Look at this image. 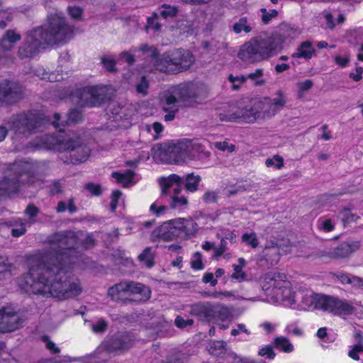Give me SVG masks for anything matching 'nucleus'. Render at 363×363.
Returning <instances> with one entry per match:
<instances>
[{"label":"nucleus","mask_w":363,"mask_h":363,"mask_svg":"<svg viewBox=\"0 0 363 363\" xmlns=\"http://www.w3.org/2000/svg\"><path fill=\"white\" fill-rule=\"evenodd\" d=\"M258 355L260 357H266V358L269 359H273L276 357L273 346L269 345L260 348L258 351Z\"/></svg>","instance_id":"a18cd8bd"},{"label":"nucleus","mask_w":363,"mask_h":363,"mask_svg":"<svg viewBox=\"0 0 363 363\" xmlns=\"http://www.w3.org/2000/svg\"><path fill=\"white\" fill-rule=\"evenodd\" d=\"M39 208L35 205L28 204L25 210V213L29 216L30 218L35 217L39 213Z\"/></svg>","instance_id":"774afa93"},{"label":"nucleus","mask_w":363,"mask_h":363,"mask_svg":"<svg viewBox=\"0 0 363 363\" xmlns=\"http://www.w3.org/2000/svg\"><path fill=\"white\" fill-rule=\"evenodd\" d=\"M226 343L223 341H216L208 345V350L211 354L215 357H221L225 353Z\"/></svg>","instance_id":"473e14b6"},{"label":"nucleus","mask_w":363,"mask_h":363,"mask_svg":"<svg viewBox=\"0 0 363 363\" xmlns=\"http://www.w3.org/2000/svg\"><path fill=\"white\" fill-rule=\"evenodd\" d=\"M339 218L342 221L344 225L346 224H350L353 222H356V220L359 218L357 215L352 213L351 211L348 208H345L342 210L338 215Z\"/></svg>","instance_id":"58836bf2"},{"label":"nucleus","mask_w":363,"mask_h":363,"mask_svg":"<svg viewBox=\"0 0 363 363\" xmlns=\"http://www.w3.org/2000/svg\"><path fill=\"white\" fill-rule=\"evenodd\" d=\"M274 347L286 353H290L294 350L293 345L289 339L284 336L277 337L274 340Z\"/></svg>","instance_id":"2f4dec72"},{"label":"nucleus","mask_w":363,"mask_h":363,"mask_svg":"<svg viewBox=\"0 0 363 363\" xmlns=\"http://www.w3.org/2000/svg\"><path fill=\"white\" fill-rule=\"evenodd\" d=\"M68 11L69 15L74 19H80L82 14V9L79 6H69Z\"/></svg>","instance_id":"338daca9"},{"label":"nucleus","mask_w":363,"mask_h":363,"mask_svg":"<svg viewBox=\"0 0 363 363\" xmlns=\"http://www.w3.org/2000/svg\"><path fill=\"white\" fill-rule=\"evenodd\" d=\"M72 28L66 19L57 14L48 18L47 25L36 27L26 33L18 47L21 59L31 58L48 46L67 42L72 37Z\"/></svg>","instance_id":"f03ea898"},{"label":"nucleus","mask_w":363,"mask_h":363,"mask_svg":"<svg viewBox=\"0 0 363 363\" xmlns=\"http://www.w3.org/2000/svg\"><path fill=\"white\" fill-rule=\"evenodd\" d=\"M174 61L177 63V74L189 69L195 62L194 55L187 50H174Z\"/></svg>","instance_id":"dca6fc26"},{"label":"nucleus","mask_w":363,"mask_h":363,"mask_svg":"<svg viewBox=\"0 0 363 363\" xmlns=\"http://www.w3.org/2000/svg\"><path fill=\"white\" fill-rule=\"evenodd\" d=\"M260 11L262 13V21L264 24H267L273 18L278 16V11L275 9L268 11L266 9L262 8Z\"/></svg>","instance_id":"49530a36"},{"label":"nucleus","mask_w":363,"mask_h":363,"mask_svg":"<svg viewBox=\"0 0 363 363\" xmlns=\"http://www.w3.org/2000/svg\"><path fill=\"white\" fill-rule=\"evenodd\" d=\"M234 273L232 274L231 277L235 279H240L245 280L246 279V274L242 271V268L241 266H238L237 264L233 265Z\"/></svg>","instance_id":"13d9d810"},{"label":"nucleus","mask_w":363,"mask_h":363,"mask_svg":"<svg viewBox=\"0 0 363 363\" xmlns=\"http://www.w3.org/2000/svg\"><path fill=\"white\" fill-rule=\"evenodd\" d=\"M60 149L64 153L61 160L66 164H78L83 163L89 158L91 149L84 140L79 137L74 136L63 140L60 144Z\"/></svg>","instance_id":"0eeeda50"},{"label":"nucleus","mask_w":363,"mask_h":363,"mask_svg":"<svg viewBox=\"0 0 363 363\" xmlns=\"http://www.w3.org/2000/svg\"><path fill=\"white\" fill-rule=\"evenodd\" d=\"M21 319L18 314L10 308L0 310V333H9L19 328Z\"/></svg>","instance_id":"ddd939ff"},{"label":"nucleus","mask_w":363,"mask_h":363,"mask_svg":"<svg viewBox=\"0 0 363 363\" xmlns=\"http://www.w3.org/2000/svg\"><path fill=\"white\" fill-rule=\"evenodd\" d=\"M241 239L243 242H245L252 248H256L259 245V241L257 240V235L255 233H244L242 235Z\"/></svg>","instance_id":"79ce46f5"},{"label":"nucleus","mask_w":363,"mask_h":363,"mask_svg":"<svg viewBox=\"0 0 363 363\" xmlns=\"http://www.w3.org/2000/svg\"><path fill=\"white\" fill-rule=\"evenodd\" d=\"M174 93L185 106H191L198 96L196 88L192 84H179Z\"/></svg>","instance_id":"2eb2a0df"},{"label":"nucleus","mask_w":363,"mask_h":363,"mask_svg":"<svg viewBox=\"0 0 363 363\" xmlns=\"http://www.w3.org/2000/svg\"><path fill=\"white\" fill-rule=\"evenodd\" d=\"M191 267L194 269H203L204 266L202 262V255L201 252H196L194 254L191 261Z\"/></svg>","instance_id":"8fccbe9b"},{"label":"nucleus","mask_w":363,"mask_h":363,"mask_svg":"<svg viewBox=\"0 0 363 363\" xmlns=\"http://www.w3.org/2000/svg\"><path fill=\"white\" fill-rule=\"evenodd\" d=\"M361 246L359 240L345 242L333 249L332 259H340L349 257L352 253L357 251Z\"/></svg>","instance_id":"6ab92c4d"},{"label":"nucleus","mask_w":363,"mask_h":363,"mask_svg":"<svg viewBox=\"0 0 363 363\" xmlns=\"http://www.w3.org/2000/svg\"><path fill=\"white\" fill-rule=\"evenodd\" d=\"M176 184H183V179L177 174H170L167 178H162L160 182V186L162 195H167L170 188Z\"/></svg>","instance_id":"bb28decb"},{"label":"nucleus","mask_w":363,"mask_h":363,"mask_svg":"<svg viewBox=\"0 0 363 363\" xmlns=\"http://www.w3.org/2000/svg\"><path fill=\"white\" fill-rule=\"evenodd\" d=\"M265 257L266 261L269 262L271 265L277 264L280 257L277 246L267 247L265 250Z\"/></svg>","instance_id":"f704fd0d"},{"label":"nucleus","mask_w":363,"mask_h":363,"mask_svg":"<svg viewBox=\"0 0 363 363\" xmlns=\"http://www.w3.org/2000/svg\"><path fill=\"white\" fill-rule=\"evenodd\" d=\"M258 101H254L250 106H246L235 111L238 119H241L245 123H254L259 118H265L263 116V109L257 108Z\"/></svg>","instance_id":"f3484780"},{"label":"nucleus","mask_w":363,"mask_h":363,"mask_svg":"<svg viewBox=\"0 0 363 363\" xmlns=\"http://www.w3.org/2000/svg\"><path fill=\"white\" fill-rule=\"evenodd\" d=\"M174 58V50L163 53L159 61L156 62L155 69L167 74H177V63Z\"/></svg>","instance_id":"a211bd4d"},{"label":"nucleus","mask_w":363,"mask_h":363,"mask_svg":"<svg viewBox=\"0 0 363 363\" xmlns=\"http://www.w3.org/2000/svg\"><path fill=\"white\" fill-rule=\"evenodd\" d=\"M177 13V9L175 7L164 5L160 11V16L164 18H167L175 16Z\"/></svg>","instance_id":"603ef678"},{"label":"nucleus","mask_w":363,"mask_h":363,"mask_svg":"<svg viewBox=\"0 0 363 363\" xmlns=\"http://www.w3.org/2000/svg\"><path fill=\"white\" fill-rule=\"evenodd\" d=\"M263 69H257L254 72H251L247 75V77L255 82L256 85H263L265 81L262 79Z\"/></svg>","instance_id":"37998d69"},{"label":"nucleus","mask_w":363,"mask_h":363,"mask_svg":"<svg viewBox=\"0 0 363 363\" xmlns=\"http://www.w3.org/2000/svg\"><path fill=\"white\" fill-rule=\"evenodd\" d=\"M134 175L135 173L130 169L126 170L123 174L116 172L112 173V177L116 179L118 183L123 184V186H127L132 181Z\"/></svg>","instance_id":"72a5a7b5"},{"label":"nucleus","mask_w":363,"mask_h":363,"mask_svg":"<svg viewBox=\"0 0 363 363\" xmlns=\"http://www.w3.org/2000/svg\"><path fill=\"white\" fill-rule=\"evenodd\" d=\"M177 96L174 95H169L165 98L164 102L162 105V110L164 111H178V108L177 106Z\"/></svg>","instance_id":"a19ab883"},{"label":"nucleus","mask_w":363,"mask_h":363,"mask_svg":"<svg viewBox=\"0 0 363 363\" xmlns=\"http://www.w3.org/2000/svg\"><path fill=\"white\" fill-rule=\"evenodd\" d=\"M135 51H138L142 53L143 57L147 62L152 65L155 68L156 62L159 61L160 55L157 49L153 46H150L147 44H143L138 48L135 49Z\"/></svg>","instance_id":"b1692460"},{"label":"nucleus","mask_w":363,"mask_h":363,"mask_svg":"<svg viewBox=\"0 0 363 363\" xmlns=\"http://www.w3.org/2000/svg\"><path fill=\"white\" fill-rule=\"evenodd\" d=\"M42 340L43 342H45L46 348L51 351L53 354H57L60 352V349L56 347L55 344L49 339L48 336H43Z\"/></svg>","instance_id":"4d7b16f0"},{"label":"nucleus","mask_w":363,"mask_h":363,"mask_svg":"<svg viewBox=\"0 0 363 363\" xmlns=\"http://www.w3.org/2000/svg\"><path fill=\"white\" fill-rule=\"evenodd\" d=\"M108 324L104 320H99L92 325V330L94 333H104L107 328Z\"/></svg>","instance_id":"0e129e2a"},{"label":"nucleus","mask_w":363,"mask_h":363,"mask_svg":"<svg viewBox=\"0 0 363 363\" xmlns=\"http://www.w3.org/2000/svg\"><path fill=\"white\" fill-rule=\"evenodd\" d=\"M128 281H121L110 287L108 294L114 301L120 300L121 294L128 292Z\"/></svg>","instance_id":"c85d7f7f"},{"label":"nucleus","mask_w":363,"mask_h":363,"mask_svg":"<svg viewBox=\"0 0 363 363\" xmlns=\"http://www.w3.org/2000/svg\"><path fill=\"white\" fill-rule=\"evenodd\" d=\"M68 120L72 123H78L82 121V114L77 109L71 110L67 114Z\"/></svg>","instance_id":"052dcab7"},{"label":"nucleus","mask_w":363,"mask_h":363,"mask_svg":"<svg viewBox=\"0 0 363 363\" xmlns=\"http://www.w3.org/2000/svg\"><path fill=\"white\" fill-rule=\"evenodd\" d=\"M122 192L119 190H115L113 191L111 195V201L110 203V209L112 212H114L118 206V201L121 196Z\"/></svg>","instance_id":"bf43d9fd"},{"label":"nucleus","mask_w":363,"mask_h":363,"mask_svg":"<svg viewBox=\"0 0 363 363\" xmlns=\"http://www.w3.org/2000/svg\"><path fill=\"white\" fill-rule=\"evenodd\" d=\"M174 324L177 328L184 329L187 326H191L194 324V320L192 319L185 320L183 317L178 315L174 320Z\"/></svg>","instance_id":"864d4df0"},{"label":"nucleus","mask_w":363,"mask_h":363,"mask_svg":"<svg viewBox=\"0 0 363 363\" xmlns=\"http://www.w3.org/2000/svg\"><path fill=\"white\" fill-rule=\"evenodd\" d=\"M172 228L169 220L164 222L160 227L155 228L151 234L150 240L156 242L157 240L163 241H172L177 238Z\"/></svg>","instance_id":"412c9836"},{"label":"nucleus","mask_w":363,"mask_h":363,"mask_svg":"<svg viewBox=\"0 0 363 363\" xmlns=\"http://www.w3.org/2000/svg\"><path fill=\"white\" fill-rule=\"evenodd\" d=\"M265 164L267 167L274 166L277 169H281L284 165V160L279 155H274L272 158L267 159Z\"/></svg>","instance_id":"09e8293b"},{"label":"nucleus","mask_w":363,"mask_h":363,"mask_svg":"<svg viewBox=\"0 0 363 363\" xmlns=\"http://www.w3.org/2000/svg\"><path fill=\"white\" fill-rule=\"evenodd\" d=\"M186 357L182 352H175L169 356L166 361L160 360L152 363H186Z\"/></svg>","instance_id":"ea45409f"},{"label":"nucleus","mask_w":363,"mask_h":363,"mask_svg":"<svg viewBox=\"0 0 363 363\" xmlns=\"http://www.w3.org/2000/svg\"><path fill=\"white\" fill-rule=\"evenodd\" d=\"M211 315L212 322L224 321L230 318L231 311L226 306L211 303Z\"/></svg>","instance_id":"393cba45"},{"label":"nucleus","mask_w":363,"mask_h":363,"mask_svg":"<svg viewBox=\"0 0 363 363\" xmlns=\"http://www.w3.org/2000/svg\"><path fill=\"white\" fill-rule=\"evenodd\" d=\"M135 337L129 333H118L103 343L104 348L109 352L123 353L130 350Z\"/></svg>","instance_id":"9d476101"},{"label":"nucleus","mask_w":363,"mask_h":363,"mask_svg":"<svg viewBox=\"0 0 363 363\" xmlns=\"http://www.w3.org/2000/svg\"><path fill=\"white\" fill-rule=\"evenodd\" d=\"M190 314L196 316L199 320L203 322H212L211 320V302H199L190 307Z\"/></svg>","instance_id":"aec40b11"},{"label":"nucleus","mask_w":363,"mask_h":363,"mask_svg":"<svg viewBox=\"0 0 363 363\" xmlns=\"http://www.w3.org/2000/svg\"><path fill=\"white\" fill-rule=\"evenodd\" d=\"M23 97L24 89L19 83L9 80L0 83V102L13 104Z\"/></svg>","instance_id":"1a4fd4ad"},{"label":"nucleus","mask_w":363,"mask_h":363,"mask_svg":"<svg viewBox=\"0 0 363 363\" xmlns=\"http://www.w3.org/2000/svg\"><path fill=\"white\" fill-rule=\"evenodd\" d=\"M6 261H7V259L0 257V280H2L6 277H9L11 275L9 269L11 267V264L6 263Z\"/></svg>","instance_id":"de8ad7c7"},{"label":"nucleus","mask_w":363,"mask_h":363,"mask_svg":"<svg viewBox=\"0 0 363 363\" xmlns=\"http://www.w3.org/2000/svg\"><path fill=\"white\" fill-rule=\"evenodd\" d=\"M195 147L196 144L188 139L165 143L159 148V157L167 164H184L194 159Z\"/></svg>","instance_id":"20e7f679"},{"label":"nucleus","mask_w":363,"mask_h":363,"mask_svg":"<svg viewBox=\"0 0 363 363\" xmlns=\"http://www.w3.org/2000/svg\"><path fill=\"white\" fill-rule=\"evenodd\" d=\"M130 105H122L121 104H113L110 111L114 121H120L123 119L128 120L133 114V110L130 108Z\"/></svg>","instance_id":"5701e85b"},{"label":"nucleus","mask_w":363,"mask_h":363,"mask_svg":"<svg viewBox=\"0 0 363 363\" xmlns=\"http://www.w3.org/2000/svg\"><path fill=\"white\" fill-rule=\"evenodd\" d=\"M355 338L357 340L358 343L349 352L348 355L354 360H359V357L358 353L363 352V337L360 333H357L355 334Z\"/></svg>","instance_id":"c9c22d12"},{"label":"nucleus","mask_w":363,"mask_h":363,"mask_svg":"<svg viewBox=\"0 0 363 363\" xmlns=\"http://www.w3.org/2000/svg\"><path fill=\"white\" fill-rule=\"evenodd\" d=\"M313 303L316 309L328 311L336 315H350L355 310L349 301L324 294L313 295Z\"/></svg>","instance_id":"6e6552de"},{"label":"nucleus","mask_w":363,"mask_h":363,"mask_svg":"<svg viewBox=\"0 0 363 363\" xmlns=\"http://www.w3.org/2000/svg\"><path fill=\"white\" fill-rule=\"evenodd\" d=\"M48 246L35 258L29 272L18 278L19 289L30 295H48L65 300L78 296L82 288L71 275L72 250L78 244L74 232L65 230L48 236Z\"/></svg>","instance_id":"f257e3e1"},{"label":"nucleus","mask_w":363,"mask_h":363,"mask_svg":"<svg viewBox=\"0 0 363 363\" xmlns=\"http://www.w3.org/2000/svg\"><path fill=\"white\" fill-rule=\"evenodd\" d=\"M85 189L94 196H99L102 193V188L100 184L90 182L85 185Z\"/></svg>","instance_id":"5fc2aeb1"},{"label":"nucleus","mask_w":363,"mask_h":363,"mask_svg":"<svg viewBox=\"0 0 363 363\" xmlns=\"http://www.w3.org/2000/svg\"><path fill=\"white\" fill-rule=\"evenodd\" d=\"M101 62L106 70L108 72H113L116 70V62L113 58L104 55L101 57Z\"/></svg>","instance_id":"3c124183"},{"label":"nucleus","mask_w":363,"mask_h":363,"mask_svg":"<svg viewBox=\"0 0 363 363\" xmlns=\"http://www.w3.org/2000/svg\"><path fill=\"white\" fill-rule=\"evenodd\" d=\"M170 207L172 208H177L184 206H186L188 200L184 196H179L177 195H172L170 197Z\"/></svg>","instance_id":"c03bdc74"},{"label":"nucleus","mask_w":363,"mask_h":363,"mask_svg":"<svg viewBox=\"0 0 363 363\" xmlns=\"http://www.w3.org/2000/svg\"><path fill=\"white\" fill-rule=\"evenodd\" d=\"M219 119L221 121H235L238 120L237 113L234 112H228V113H218Z\"/></svg>","instance_id":"e2e57ef3"},{"label":"nucleus","mask_w":363,"mask_h":363,"mask_svg":"<svg viewBox=\"0 0 363 363\" xmlns=\"http://www.w3.org/2000/svg\"><path fill=\"white\" fill-rule=\"evenodd\" d=\"M21 39V35L15 30H7L1 37L0 42L6 45L11 50L15 45Z\"/></svg>","instance_id":"a878e982"},{"label":"nucleus","mask_w":363,"mask_h":363,"mask_svg":"<svg viewBox=\"0 0 363 363\" xmlns=\"http://www.w3.org/2000/svg\"><path fill=\"white\" fill-rule=\"evenodd\" d=\"M149 83L145 77H143L138 84L136 85V91L138 93L143 94H147V89H148Z\"/></svg>","instance_id":"680f3d73"},{"label":"nucleus","mask_w":363,"mask_h":363,"mask_svg":"<svg viewBox=\"0 0 363 363\" xmlns=\"http://www.w3.org/2000/svg\"><path fill=\"white\" fill-rule=\"evenodd\" d=\"M277 97L273 99L265 97L258 101L257 108L263 109V116L271 118L274 116L278 110L282 108L286 105L284 94L281 90L276 93Z\"/></svg>","instance_id":"f8f14e48"},{"label":"nucleus","mask_w":363,"mask_h":363,"mask_svg":"<svg viewBox=\"0 0 363 363\" xmlns=\"http://www.w3.org/2000/svg\"><path fill=\"white\" fill-rule=\"evenodd\" d=\"M106 89L103 86L84 87L80 91L79 103L82 106H97L105 101Z\"/></svg>","instance_id":"9b49d317"},{"label":"nucleus","mask_w":363,"mask_h":363,"mask_svg":"<svg viewBox=\"0 0 363 363\" xmlns=\"http://www.w3.org/2000/svg\"><path fill=\"white\" fill-rule=\"evenodd\" d=\"M218 192L214 191H207L203 195L202 199L206 203H216L218 201Z\"/></svg>","instance_id":"6e6d98bb"},{"label":"nucleus","mask_w":363,"mask_h":363,"mask_svg":"<svg viewBox=\"0 0 363 363\" xmlns=\"http://www.w3.org/2000/svg\"><path fill=\"white\" fill-rule=\"evenodd\" d=\"M5 123L16 135L27 138L40 130L43 125V118L35 112H22L13 114Z\"/></svg>","instance_id":"39448f33"},{"label":"nucleus","mask_w":363,"mask_h":363,"mask_svg":"<svg viewBox=\"0 0 363 363\" xmlns=\"http://www.w3.org/2000/svg\"><path fill=\"white\" fill-rule=\"evenodd\" d=\"M284 41L279 33L266 38L252 39L241 46L238 57L246 63L259 62L281 50Z\"/></svg>","instance_id":"7ed1b4c3"},{"label":"nucleus","mask_w":363,"mask_h":363,"mask_svg":"<svg viewBox=\"0 0 363 363\" xmlns=\"http://www.w3.org/2000/svg\"><path fill=\"white\" fill-rule=\"evenodd\" d=\"M11 50L0 42V60H6L10 58Z\"/></svg>","instance_id":"69168bd1"},{"label":"nucleus","mask_w":363,"mask_h":363,"mask_svg":"<svg viewBox=\"0 0 363 363\" xmlns=\"http://www.w3.org/2000/svg\"><path fill=\"white\" fill-rule=\"evenodd\" d=\"M172 230L177 238L185 239L196 233L197 223L191 219L176 218L169 220Z\"/></svg>","instance_id":"4468645a"},{"label":"nucleus","mask_w":363,"mask_h":363,"mask_svg":"<svg viewBox=\"0 0 363 363\" xmlns=\"http://www.w3.org/2000/svg\"><path fill=\"white\" fill-rule=\"evenodd\" d=\"M233 30L236 34L240 33L242 30L246 33H250L252 30V28L247 24V17L240 18L235 22L233 26Z\"/></svg>","instance_id":"e433bc0d"},{"label":"nucleus","mask_w":363,"mask_h":363,"mask_svg":"<svg viewBox=\"0 0 363 363\" xmlns=\"http://www.w3.org/2000/svg\"><path fill=\"white\" fill-rule=\"evenodd\" d=\"M145 29L147 32H148L150 30L154 31L160 30L161 23L159 22V16L157 13H153L152 16L147 18Z\"/></svg>","instance_id":"4c0bfd02"},{"label":"nucleus","mask_w":363,"mask_h":363,"mask_svg":"<svg viewBox=\"0 0 363 363\" xmlns=\"http://www.w3.org/2000/svg\"><path fill=\"white\" fill-rule=\"evenodd\" d=\"M138 260L143 262L148 268L155 265V254L151 247H147L141 254L138 255Z\"/></svg>","instance_id":"7c9ffc66"},{"label":"nucleus","mask_w":363,"mask_h":363,"mask_svg":"<svg viewBox=\"0 0 363 363\" xmlns=\"http://www.w3.org/2000/svg\"><path fill=\"white\" fill-rule=\"evenodd\" d=\"M128 284H129L128 292L136 296L134 301H146L150 298L151 291L145 285L134 281H128Z\"/></svg>","instance_id":"4be33fe9"},{"label":"nucleus","mask_w":363,"mask_h":363,"mask_svg":"<svg viewBox=\"0 0 363 363\" xmlns=\"http://www.w3.org/2000/svg\"><path fill=\"white\" fill-rule=\"evenodd\" d=\"M314 49L312 48L311 43L309 41H305L300 44L297 48L296 52L294 53L292 57L304 58L309 60L311 58Z\"/></svg>","instance_id":"cd10ccee"},{"label":"nucleus","mask_w":363,"mask_h":363,"mask_svg":"<svg viewBox=\"0 0 363 363\" xmlns=\"http://www.w3.org/2000/svg\"><path fill=\"white\" fill-rule=\"evenodd\" d=\"M29 182L30 174L26 163L16 162L9 164L5 172L4 179L0 180V196H9L17 192L21 185Z\"/></svg>","instance_id":"423d86ee"},{"label":"nucleus","mask_w":363,"mask_h":363,"mask_svg":"<svg viewBox=\"0 0 363 363\" xmlns=\"http://www.w3.org/2000/svg\"><path fill=\"white\" fill-rule=\"evenodd\" d=\"M201 181V177L199 175H195L194 173L186 174L184 179L186 189L190 192H195Z\"/></svg>","instance_id":"c756f323"}]
</instances>
